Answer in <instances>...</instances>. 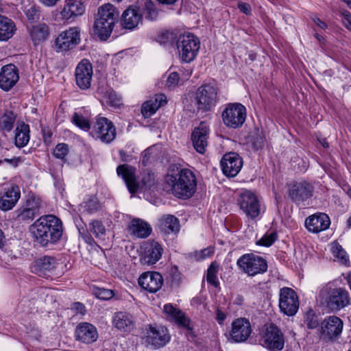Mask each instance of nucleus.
Wrapping results in <instances>:
<instances>
[{
  "mask_svg": "<svg viewBox=\"0 0 351 351\" xmlns=\"http://www.w3.org/2000/svg\"><path fill=\"white\" fill-rule=\"evenodd\" d=\"M138 285L150 293L157 292L163 285L162 275L156 271H147L141 274L138 278Z\"/></svg>",
  "mask_w": 351,
  "mask_h": 351,
  "instance_id": "nucleus-24",
  "label": "nucleus"
},
{
  "mask_svg": "<svg viewBox=\"0 0 351 351\" xmlns=\"http://www.w3.org/2000/svg\"><path fill=\"white\" fill-rule=\"evenodd\" d=\"M115 23H110L103 18L97 17L94 23V32L103 40H107L114 28Z\"/></svg>",
  "mask_w": 351,
  "mask_h": 351,
  "instance_id": "nucleus-37",
  "label": "nucleus"
},
{
  "mask_svg": "<svg viewBox=\"0 0 351 351\" xmlns=\"http://www.w3.org/2000/svg\"><path fill=\"white\" fill-rule=\"evenodd\" d=\"M319 297L322 304L331 312L338 311L350 304L349 293L343 288H324Z\"/></svg>",
  "mask_w": 351,
  "mask_h": 351,
  "instance_id": "nucleus-4",
  "label": "nucleus"
},
{
  "mask_svg": "<svg viewBox=\"0 0 351 351\" xmlns=\"http://www.w3.org/2000/svg\"><path fill=\"white\" fill-rule=\"evenodd\" d=\"M15 31L14 23L10 19L0 15V40H8L12 37Z\"/></svg>",
  "mask_w": 351,
  "mask_h": 351,
  "instance_id": "nucleus-39",
  "label": "nucleus"
},
{
  "mask_svg": "<svg viewBox=\"0 0 351 351\" xmlns=\"http://www.w3.org/2000/svg\"><path fill=\"white\" fill-rule=\"evenodd\" d=\"M84 12L85 5L81 1L66 0L61 15L63 19L69 20L82 15Z\"/></svg>",
  "mask_w": 351,
  "mask_h": 351,
  "instance_id": "nucleus-31",
  "label": "nucleus"
},
{
  "mask_svg": "<svg viewBox=\"0 0 351 351\" xmlns=\"http://www.w3.org/2000/svg\"><path fill=\"white\" fill-rule=\"evenodd\" d=\"M176 35L173 32L166 31L162 32L158 38V41L163 45H172L174 43Z\"/></svg>",
  "mask_w": 351,
  "mask_h": 351,
  "instance_id": "nucleus-53",
  "label": "nucleus"
},
{
  "mask_svg": "<svg viewBox=\"0 0 351 351\" xmlns=\"http://www.w3.org/2000/svg\"><path fill=\"white\" fill-rule=\"evenodd\" d=\"M219 88L215 83H208L200 86L195 93V100L199 110L208 111L215 106Z\"/></svg>",
  "mask_w": 351,
  "mask_h": 351,
  "instance_id": "nucleus-7",
  "label": "nucleus"
},
{
  "mask_svg": "<svg viewBox=\"0 0 351 351\" xmlns=\"http://www.w3.org/2000/svg\"><path fill=\"white\" fill-rule=\"evenodd\" d=\"M142 19V10L136 5H130L123 12L120 23L123 29L133 30L138 27Z\"/></svg>",
  "mask_w": 351,
  "mask_h": 351,
  "instance_id": "nucleus-20",
  "label": "nucleus"
},
{
  "mask_svg": "<svg viewBox=\"0 0 351 351\" xmlns=\"http://www.w3.org/2000/svg\"><path fill=\"white\" fill-rule=\"evenodd\" d=\"M237 265L243 272L250 276L263 274L267 269V261L254 253L242 255L237 260Z\"/></svg>",
  "mask_w": 351,
  "mask_h": 351,
  "instance_id": "nucleus-5",
  "label": "nucleus"
},
{
  "mask_svg": "<svg viewBox=\"0 0 351 351\" xmlns=\"http://www.w3.org/2000/svg\"><path fill=\"white\" fill-rule=\"evenodd\" d=\"M342 320L335 315L326 317L321 324V330L323 334H326L329 338L338 337L343 329Z\"/></svg>",
  "mask_w": 351,
  "mask_h": 351,
  "instance_id": "nucleus-29",
  "label": "nucleus"
},
{
  "mask_svg": "<svg viewBox=\"0 0 351 351\" xmlns=\"http://www.w3.org/2000/svg\"><path fill=\"white\" fill-rule=\"evenodd\" d=\"M330 224V218L326 214L322 213L312 215L305 221L306 228L313 233L326 230L329 228Z\"/></svg>",
  "mask_w": 351,
  "mask_h": 351,
  "instance_id": "nucleus-27",
  "label": "nucleus"
},
{
  "mask_svg": "<svg viewBox=\"0 0 351 351\" xmlns=\"http://www.w3.org/2000/svg\"><path fill=\"white\" fill-rule=\"evenodd\" d=\"M277 239L278 234L276 231H267L261 239L256 242V243L258 245L269 247L277 240Z\"/></svg>",
  "mask_w": 351,
  "mask_h": 351,
  "instance_id": "nucleus-48",
  "label": "nucleus"
},
{
  "mask_svg": "<svg viewBox=\"0 0 351 351\" xmlns=\"http://www.w3.org/2000/svg\"><path fill=\"white\" fill-rule=\"evenodd\" d=\"M78 229V232L83 237L85 241L89 244H91L93 241V238L90 236L89 233L86 231L83 226H80V225H76Z\"/></svg>",
  "mask_w": 351,
  "mask_h": 351,
  "instance_id": "nucleus-57",
  "label": "nucleus"
},
{
  "mask_svg": "<svg viewBox=\"0 0 351 351\" xmlns=\"http://www.w3.org/2000/svg\"><path fill=\"white\" fill-rule=\"evenodd\" d=\"M179 81V74L176 72H172L167 77L166 85L169 88H174L178 84Z\"/></svg>",
  "mask_w": 351,
  "mask_h": 351,
  "instance_id": "nucleus-56",
  "label": "nucleus"
},
{
  "mask_svg": "<svg viewBox=\"0 0 351 351\" xmlns=\"http://www.w3.org/2000/svg\"><path fill=\"white\" fill-rule=\"evenodd\" d=\"M17 68L14 64L4 66L0 73V88L4 91L10 90L19 81Z\"/></svg>",
  "mask_w": 351,
  "mask_h": 351,
  "instance_id": "nucleus-26",
  "label": "nucleus"
},
{
  "mask_svg": "<svg viewBox=\"0 0 351 351\" xmlns=\"http://www.w3.org/2000/svg\"><path fill=\"white\" fill-rule=\"evenodd\" d=\"M331 250L334 257L336 258L341 264L344 265H349V257L345 250L339 243L336 241L333 242L332 243Z\"/></svg>",
  "mask_w": 351,
  "mask_h": 351,
  "instance_id": "nucleus-43",
  "label": "nucleus"
},
{
  "mask_svg": "<svg viewBox=\"0 0 351 351\" xmlns=\"http://www.w3.org/2000/svg\"><path fill=\"white\" fill-rule=\"evenodd\" d=\"M209 128L204 122H201L194 128L191 134V141L194 149L199 154H204L208 146Z\"/></svg>",
  "mask_w": 351,
  "mask_h": 351,
  "instance_id": "nucleus-23",
  "label": "nucleus"
},
{
  "mask_svg": "<svg viewBox=\"0 0 351 351\" xmlns=\"http://www.w3.org/2000/svg\"><path fill=\"white\" fill-rule=\"evenodd\" d=\"M3 161L6 162L12 165L13 167H16L18 166L20 159L19 158H14L12 159L5 158Z\"/></svg>",
  "mask_w": 351,
  "mask_h": 351,
  "instance_id": "nucleus-63",
  "label": "nucleus"
},
{
  "mask_svg": "<svg viewBox=\"0 0 351 351\" xmlns=\"http://www.w3.org/2000/svg\"><path fill=\"white\" fill-rule=\"evenodd\" d=\"M34 241L43 247L56 244L62 236V223L53 215L41 216L30 226Z\"/></svg>",
  "mask_w": 351,
  "mask_h": 351,
  "instance_id": "nucleus-2",
  "label": "nucleus"
},
{
  "mask_svg": "<svg viewBox=\"0 0 351 351\" xmlns=\"http://www.w3.org/2000/svg\"><path fill=\"white\" fill-rule=\"evenodd\" d=\"M69 147L65 143H59L53 150V156L59 159H64L68 154Z\"/></svg>",
  "mask_w": 351,
  "mask_h": 351,
  "instance_id": "nucleus-54",
  "label": "nucleus"
},
{
  "mask_svg": "<svg viewBox=\"0 0 351 351\" xmlns=\"http://www.w3.org/2000/svg\"><path fill=\"white\" fill-rule=\"evenodd\" d=\"M106 103L112 107H119L121 104V99L113 90H109L106 92Z\"/></svg>",
  "mask_w": 351,
  "mask_h": 351,
  "instance_id": "nucleus-52",
  "label": "nucleus"
},
{
  "mask_svg": "<svg viewBox=\"0 0 351 351\" xmlns=\"http://www.w3.org/2000/svg\"><path fill=\"white\" fill-rule=\"evenodd\" d=\"M112 323L114 326L122 332H131L136 326V320L132 315L128 312L115 313Z\"/></svg>",
  "mask_w": 351,
  "mask_h": 351,
  "instance_id": "nucleus-28",
  "label": "nucleus"
},
{
  "mask_svg": "<svg viewBox=\"0 0 351 351\" xmlns=\"http://www.w3.org/2000/svg\"><path fill=\"white\" fill-rule=\"evenodd\" d=\"M311 18L312 21L316 24V25L320 29H326L328 27L327 24L316 16H312Z\"/></svg>",
  "mask_w": 351,
  "mask_h": 351,
  "instance_id": "nucleus-61",
  "label": "nucleus"
},
{
  "mask_svg": "<svg viewBox=\"0 0 351 351\" xmlns=\"http://www.w3.org/2000/svg\"><path fill=\"white\" fill-rule=\"evenodd\" d=\"M98 17L116 23L119 17V12L113 5L106 3L99 8Z\"/></svg>",
  "mask_w": 351,
  "mask_h": 351,
  "instance_id": "nucleus-40",
  "label": "nucleus"
},
{
  "mask_svg": "<svg viewBox=\"0 0 351 351\" xmlns=\"http://www.w3.org/2000/svg\"><path fill=\"white\" fill-rule=\"evenodd\" d=\"M95 295L100 300H107L114 296V292L111 289L104 288H97L95 291Z\"/></svg>",
  "mask_w": 351,
  "mask_h": 351,
  "instance_id": "nucleus-55",
  "label": "nucleus"
},
{
  "mask_svg": "<svg viewBox=\"0 0 351 351\" xmlns=\"http://www.w3.org/2000/svg\"><path fill=\"white\" fill-rule=\"evenodd\" d=\"M80 42V29L70 27L61 32L55 40L53 49L56 52H66L73 49Z\"/></svg>",
  "mask_w": 351,
  "mask_h": 351,
  "instance_id": "nucleus-11",
  "label": "nucleus"
},
{
  "mask_svg": "<svg viewBox=\"0 0 351 351\" xmlns=\"http://www.w3.org/2000/svg\"><path fill=\"white\" fill-rule=\"evenodd\" d=\"M226 318V314L221 311L219 308L216 311V319L219 324H222Z\"/></svg>",
  "mask_w": 351,
  "mask_h": 351,
  "instance_id": "nucleus-62",
  "label": "nucleus"
},
{
  "mask_svg": "<svg viewBox=\"0 0 351 351\" xmlns=\"http://www.w3.org/2000/svg\"><path fill=\"white\" fill-rule=\"evenodd\" d=\"M261 345L269 351H281L285 346V336L280 329L271 324L263 330Z\"/></svg>",
  "mask_w": 351,
  "mask_h": 351,
  "instance_id": "nucleus-9",
  "label": "nucleus"
},
{
  "mask_svg": "<svg viewBox=\"0 0 351 351\" xmlns=\"http://www.w3.org/2000/svg\"><path fill=\"white\" fill-rule=\"evenodd\" d=\"M128 230L134 237L146 238L151 234L152 228L146 221L141 219H134L128 226Z\"/></svg>",
  "mask_w": 351,
  "mask_h": 351,
  "instance_id": "nucleus-35",
  "label": "nucleus"
},
{
  "mask_svg": "<svg viewBox=\"0 0 351 351\" xmlns=\"http://www.w3.org/2000/svg\"><path fill=\"white\" fill-rule=\"evenodd\" d=\"M167 104V97L164 94L156 95L154 100L145 101L141 108V112L144 117L148 118L154 114L156 110Z\"/></svg>",
  "mask_w": 351,
  "mask_h": 351,
  "instance_id": "nucleus-34",
  "label": "nucleus"
},
{
  "mask_svg": "<svg viewBox=\"0 0 351 351\" xmlns=\"http://www.w3.org/2000/svg\"><path fill=\"white\" fill-rule=\"evenodd\" d=\"M21 197L20 188L17 185H12L5 190L0 198V209L3 211L11 210L17 203Z\"/></svg>",
  "mask_w": 351,
  "mask_h": 351,
  "instance_id": "nucleus-30",
  "label": "nucleus"
},
{
  "mask_svg": "<svg viewBox=\"0 0 351 351\" xmlns=\"http://www.w3.org/2000/svg\"><path fill=\"white\" fill-rule=\"evenodd\" d=\"M146 341L155 348L165 346L170 340L166 327L159 325H149L146 328Z\"/></svg>",
  "mask_w": 351,
  "mask_h": 351,
  "instance_id": "nucleus-17",
  "label": "nucleus"
},
{
  "mask_svg": "<svg viewBox=\"0 0 351 351\" xmlns=\"http://www.w3.org/2000/svg\"><path fill=\"white\" fill-rule=\"evenodd\" d=\"M314 188L306 182H294L289 185V197L295 204L300 205L313 196Z\"/></svg>",
  "mask_w": 351,
  "mask_h": 351,
  "instance_id": "nucleus-14",
  "label": "nucleus"
},
{
  "mask_svg": "<svg viewBox=\"0 0 351 351\" xmlns=\"http://www.w3.org/2000/svg\"><path fill=\"white\" fill-rule=\"evenodd\" d=\"M73 122L80 128L84 131H88L90 128V125L87 119L77 112H75L72 118Z\"/></svg>",
  "mask_w": 351,
  "mask_h": 351,
  "instance_id": "nucleus-51",
  "label": "nucleus"
},
{
  "mask_svg": "<svg viewBox=\"0 0 351 351\" xmlns=\"http://www.w3.org/2000/svg\"><path fill=\"white\" fill-rule=\"evenodd\" d=\"M71 309L74 311L76 314L84 315L86 313L85 306L79 302H74L71 305Z\"/></svg>",
  "mask_w": 351,
  "mask_h": 351,
  "instance_id": "nucleus-59",
  "label": "nucleus"
},
{
  "mask_svg": "<svg viewBox=\"0 0 351 351\" xmlns=\"http://www.w3.org/2000/svg\"><path fill=\"white\" fill-rule=\"evenodd\" d=\"M75 337L77 341L85 344H90L98 339V332L96 327L88 322L78 324L75 330Z\"/></svg>",
  "mask_w": 351,
  "mask_h": 351,
  "instance_id": "nucleus-22",
  "label": "nucleus"
},
{
  "mask_svg": "<svg viewBox=\"0 0 351 351\" xmlns=\"http://www.w3.org/2000/svg\"><path fill=\"white\" fill-rule=\"evenodd\" d=\"M246 116V108L240 103L228 104L221 114L223 123L233 129L241 127L245 121Z\"/></svg>",
  "mask_w": 351,
  "mask_h": 351,
  "instance_id": "nucleus-8",
  "label": "nucleus"
},
{
  "mask_svg": "<svg viewBox=\"0 0 351 351\" xmlns=\"http://www.w3.org/2000/svg\"><path fill=\"white\" fill-rule=\"evenodd\" d=\"M117 175L124 180L130 193H136L140 188L149 189L156 183L153 173L144 172L141 182L136 180V168L127 164L120 165L117 168Z\"/></svg>",
  "mask_w": 351,
  "mask_h": 351,
  "instance_id": "nucleus-3",
  "label": "nucleus"
},
{
  "mask_svg": "<svg viewBox=\"0 0 351 351\" xmlns=\"http://www.w3.org/2000/svg\"><path fill=\"white\" fill-rule=\"evenodd\" d=\"M163 313L166 319L174 322L179 327L186 330V336L195 337L193 329L191 326V319L179 308H176L171 304H167L163 307Z\"/></svg>",
  "mask_w": 351,
  "mask_h": 351,
  "instance_id": "nucleus-13",
  "label": "nucleus"
},
{
  "mask_svg": "<svg viewBox=\"0 0 351 351\" xmlns=\"http://www.w3.org/2000/svg\"><path fill=\"white\" fill-rule=\"evenodd\" d=\"M24 13L29 21L31 23L37 22L40 16V8L34 3L29 4L25 6Z\"/></svg>",
  "mask_w": 351,
  "mask_h": 351,
  "instance_id": "nucleus-45",
  "label": "nucleus"
},
{
  "mask_svg": "<svg viewBox=\"0 0 351 351\" xmlns=\"http://www.w3.org/2000/svg\"><path fill=\"white\" fill-rule=\"evenodd\" d=\"M95 136L103 143H110L114 140L117 133L113 123L106 117H98L93 126Z\"/></svg>",
  "mask_w": 351,
  "mask_h": 351,
  "instance_id": "nucleus-15",
  "label": "nucleus"
},
{
  "mask_svg": "<svg viewBox=\"0 0 351 351\" xmlns=\"http://www.w3.org/2000/svg\"><path fill=\"white\" fill-rule=\"evenodd\" d=\"M29 125L24 121L18 123L14 130V144L19 148H22L27 145L30 138Z\"/></svg>",
  "mask_w": 351,
  "mask_h": 351,
  "instance_id": "nucleus-36",
  "label": "nucleus"
},
{
  "mask_svg": "<svg viewBox=\"0 0 351 351\" xmlns=\"http://www.w3.org/2000/svg\"><path fill=\"white\" fill-rule=\"evenodd\" d=\"M163 248L156 241H148L141 246L140 261L143 265H154L158 262L162 254Z\"/></svg>",
  "mask_w": 351,
  "mask_h": 351,
  "instance_id": "nucleus-16",
  "label": "nucleus"
},
{
  "mask_svg": "<svg viewBox=\"0 0 351 351\" xmlns=\"http://www.w3.org/2000/svg\"><path fill=\"white\" fill-rule=\"evenodd\" d=\"M48 36L49 28L48 26L45 23H41L34 26L32 29L31 37L34 42V44H37L46 40Z\"/></svg>",
  "mask_w": 351,
  "mask_h": 351,
  "instance_id": "nucleus-41",
  "label": "nucleus"
},
{
  "mask_svg": "<svg viewBox=\"0 0 351 351\" xmlns=\"http://www.w3.org/2000/svg\"><path fill=\"white\" fill-rule=\"evenodd\" d=\"M238 8L240 11L247 15H250L251 14V6L249 3L244 2H239L238 3Z\"/></svg>",
  "mask_w": 351,
  "mask_h": 351,
  "instance_id": "nucleus-60",
  "label": "nucleus"
},
{
  "mask_svg": "<svg viewBox=\"0 0 351 351\" xmlns=\"http://www.w3.org/2000/svg\"><path fill=\"white\" fill-rule=\"evenodd\" d=\"M142 13L143 15H145L147 19L150 21L155 20L158 16V11L155 8L154 3L150 1H147L145 3L143 12Z\"/></svg>",
  "mask_w": 351,
  "mask_h": 351,
  "instance_id": "nucleus-50",
  "label": "nucleus"
},
{
  "mask_svg": "<svg viewBox=\"0 0 351 351\" xmlns=\"http://www.w3.org/2000/svg\"><path fill=\"white\" fill-rule=\"evenodd\" d=\"M223 173L228 177H234L241 171L243 160L235 152L226 154L221 161Z\"/></svg>",
  "mask_w": 351,
  "mask_h": 351,
  "instance_id": "nucleus-21",
  "label": "nucleus"
},
{
  "mask_svg": "<svg viewBox=\"0 0 351 351\" xmlns=\"http://www.w3.org/2000/svg\"><path fill=\"white\" fill-rule=\"evenodd\" d=\"M6 243V239L3 232L0 230V248L2 249Z\"/></svg>",
  "mask_w": 351,
  "mask_h": 351,
  "instance_id": "nucleus-64",
  "label": "nucleus"
},
{
  "mask_svg": "<svg viewBox=\"0 0 351 351\" xmlns=\"http://www.w3.org/2000/svg\"><path fill=\"white\" fill-rule=\"evenodd\" d=\"M90 230L97 239H101L106 234L105 226L99 220H94L90 223Z\"/></svg>",
  "mask_w": 351,
  "mask_h": 351,
  "instance_id": "nucleus-49",
  "label": "nucleus"
},
{
  "mask_svg": "<svg viewBox=\"0 0 351 351\" xmlns=\"http://www.w3.org/2000/svg\"><path fill=\"white\" fill-rule=\"evenodd\" d=\"M219 271V264L216 262H212L207 269L206 280L207 282L215 287L219 285L217 274Z\"/></svg>",
  "mask_w": 351,
  "mask_h": 351,
  "instance_id": "nucleus-44",
  "label": "nucleus"
},
{
  "mask_svg": "<svg viewBox=\"0 0 351 351\" xmlns=\"http://www.w3.org/2000/svg\"><path fill=\"white\" fill-rule=\"evenodd\" d=\"M93 66L86 59H83L75 68V82L77 86L86 90L90 87L93 77Z\"/></svg>",
  "mask_w": 351,
  "mask_h": 351,
  "instance_id": "nucleus-19",
  "label": "nucleus"
},
{
  "mask_svg": "<svg viewBox=\"0 0 351 351\" xmlns=\"http://www.w3.org/2000/svg\"><path fill=\"white\" fill-rule=\"evenodd\" d=\"M84 212L88 214L94 213L101 208L100 204L95 197H90L81 205Z\"/></svg>",
  "mask_w": 351,
  "mask_h": 351,
  "instance_id": "nucleus-47",
  "label": "nucleus"
},
{
  "mask_svg": "<svg viewBox=\"0 0 351 351\" xmlns=\"http://www.w3.org/2000/svg\"><path fill=\"white\" fill-rule=\"evenodd\" d=\"M158 227L160 232L166 234H176L180 230V221L174 215H163L158 221Z\"/></svg>",
  "mask_w": 351,
  "mask_h": 351,
  "instance_id": "nucleus-32",
  "label": "nucleus"
},
{
  "mask_svg": "<svg viewBox=\"0 0 351 351\" xmlns=\"http://www.w3.org/2000/svg\"><path fill=\"white\" fill-rule=\"evenodd\" d=\"M17 119V114L13 110L6 109L0 116V132L2 133H9L14 128V124Z\"/></svg>",
  "mask_w": 351,
  "mask_h": 351,
  "instance_id": "nucleus-38",
  "label": "nucleus"
},
{
  "mask_svg": "<svg viewBox=\"0 0 351 351\" xmlns=\"http://www.w3.org/2000/svg\"><path fill=\"white\" fill-rule=\"evenodd\" d=\"M250 142L254 151L261 149L265 145V137L262 130L256 128L250 135Z\"/></svg>",
  "mask_w": 351,
  "mask_h": 351,
  "instance_id": "nucleus-42",
  "label": "nucleus"
},
{
  "mask_svg": "<svg viewBox=\"0 0 351 351\" xmlns=\"http://www.w3.org/2000/svg\"><path fill=\"white\" fill-rule=\"evenodd\" d=\"M237 204L240 209L251 219H256L261 213V206L257 195L251 191H242L238 198Z\"/></svg>",
  "mask_w": 351,
  "mask_h": 351,
  "instance_id": "nucleus-10",
  "label": "nucleus"
},
{
  "mask_svg": "<svg viewBox=\"0 0 351 351\" xmlns=\"http://www.w3.org/2000/svg\"><path fill=\"white\" fill-rule=\"evenodd\" d=\"M343 23L346 27L351 31V13L348 10L341 12Z\"/></svg>",
  "mask_w": 351,
  "mask_h": 351,
  "instance_id": "nucleus-58",
  "label": "nucleus"
},
{
  "mask_svg": "<svg viewBox=\"0 0 351 351\" xmlns=\"http://www.w3.org/2000/svg\"><path fill=\"white\" fill-rule=\"evenodd\" d=\"M172 193L178 198L188 199L193 195L197 187V180L193 171L173 164L169 167L165 177Z\"/></svg>",
  "mask_w": 351,
  "mask_h": 351,
  "instance_id": "nucleus-1",
  "label": "nucleus"
},
{
  "mask_svg": "<svg viewBox=\"0 0 351 351\" xmlns=\"http://www.w3.org/2000/svg\"><path fill=\"white\" fill-rule=\"evenodd\" d=\"M40 201L34 196L29 197L25 204L16 210V219L21 222L29 223L39 215Z\"/></svg>",
  "mask_w": 351,
  "mask_h": 351,
  "instance_id": "nucleus-18",
  "label": "nucleus"
},
{
  "mask_svg": "<svg viewBox=\"0 0 351 351\" xmlns=\"http://www.w3.org/2000/svg\"><path fill=\"white\" fill-rule=\"evenodd\" d=\"M56 264V260L54 257L44 256L35 261L32 269L38 275L44 276L47 272L54 269Z\"/></svg>",
  "mask_w": 351,
  "mask_h": 351,
  "instance_id": "nucleus-33",
  "label": "nucleus"
},
{
  "mask_svg": "<svg viewBox=\"0 0 351 351\" xmlns=\"http://www.w3.org/2000/svg\"><path fill=\"white\" fill-rule=\"evenodd\" d=\"M279 308L288 316L294 315L299 308V300L295 291L289 287H283L280 290Z\"/></svg>",
  "mask_w": 351,
  "mask_h": 351,
  "instance_id": "nucleus-12",
  "label": "nucleus"
},
{
  "mask_svg": "<svg viewBox=\"0 0 351 351\" xmlns=\"http://www.w3.org/2000/svg\"><path fill=\"white\" fill-rule=\"evenodd\" d=\"M182 61L189 63L195 60L200 47L197 37L188 33L180 35L176 40Z\"/></svg>",
  "mask_w": 351,
  "mask_h": 351,
  "instance_id": "nucleus-6",
  "label": "nucleus"
},
{
  "mask_svg": "<svg viewBox=\"0 0 351 351\" xmlns=\"http://www.w3.org/2000/svg\"><path fill=\"white\" fill-rule=\"evenodd\" d=\"M251 332V324L247 319L241 317L232 322L230 335L235 342L245 341Z\"/></svg>",
  "mask_w": 351,
  "mask_h": 351,
  "instance_id": "nucleus-25",
  "label": "nucleus"
},
{
  "mask_svg": "<svg viewBox=\"0 0 351 351\" xmlns=\"http://www.w3.org/2000/svg\"><path fill=\"white\" fill-rule=\"evenodd\" d=\"M304 322L309 329H315L319 325L318 316L312 308H309L304 316Z\"/></svg>",
  "mask_w": 351,
  "mask_h": 351,
  "instance_id": "nucleus-46",
  "label": "nucleus"
}]
</instances>
